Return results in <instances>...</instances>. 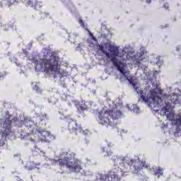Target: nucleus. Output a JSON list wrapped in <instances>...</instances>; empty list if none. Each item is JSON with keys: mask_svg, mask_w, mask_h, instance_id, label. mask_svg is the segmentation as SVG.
Listing matches in <instances>:
<instances>
[{"mask_svg": "<svg viewBox=\"0 0 181 181\" xmlns=\"http://www.w3.org/2000/svg\"><path fill=\"white\" fill-rule=\"evenodd\" d=\"M115 166L108 171L107 174L103 175L105 181H119L124 176H127L129 172L138 174L141 170L148 169L151 170V167L146 163L142 162V166L139 165V158L128 159L125 156H115L113 157Z\"/></svg>", "mask_w": 181, "mask_h": 181, "instance_id": "1", "label": "nucleus"}, {"mask_svg": "<svg viewBox=\"0 0 181 181\" xmlns=\"http://www.w3.org/2000/svg\"><path fill=\"white\" fill-rule=\"evenodd\" d=\"M135 90L144 103L149 104V105L153 104L154 107H157V108L160 107L165 114L169 112V110H173L172 104H176L177 101H179V94L177 93H173L172 95L164 97L162 99L155 90H150L147 95L146 92H144L139 88H135Z\"/></svg>", "mask_w": 181, "mask_h": 181, "instance_id": "2", "label": "nucleus"}, {"mask_svg": "<svg viewBox=\"0 0 181 181\" xmlns=\"http://www.w3.org/2000/svg\"><path fill=\"white\" fill-rule=\"evenodd\" d=\"M37 67L43 69L45 73H55L60 74L62 77H67V72L60 68V57L56 52L48 51L47 55H44L39 62L36 61Z\"/></svg>", "mask_w": 181, "mask_h": 181, "instance_id": "3", "label": "nucleus"}, {"mask_svg": "<svg viewBox=\"0 0 181 181\" xmlns=\"http://www.w3.org/2000/svg\"><path fill=\"white\" fill-rule=\"evenodd\" d=\"M76 153L68 150L64 151L58 160H54V163L59 165L61 168H67L69 170L74 173H79L81 172L83 168H81V160L78 158H76Z\"/></svg>", "mask_w": 181, "mask_h": 181, "instance_id": "4", "label": "nucleus"}, {"mask_svg": "<svg viewBox=\"0 0 181 181\" xmlns=\"http://www.w3.org/2000/svg\"><path fill=\"white\" fill-rule=\"evenodd\" d=\"M122 117V112L118 110L117 107L101 110L97 113L96 119L103 127H117L118 125V119Z\"/></svg>", "mask_w": 181, "mask_h": 181, "instance_id": "5", "label": "nucleus"}, {"mask_svg": "<svg viewBox=\"0 0 181 181\" xmlns=\"http://www.w3.org/2000/svg\"><path fill=\"white\" fill-rule=\"evenodd\" d=\"M107 50L109 52H106L105 56L108 59H110V62H112L115 67H117V69H118L117 66H121V64H125V62H122L117 59V57H119V49L118 48V47L112 45H109V46L107 47Z\"/></svg>", "mask_w": 181, "mask_h": 181, "instance_id": "6", "label": "nucleus"}, {"mask_svg": "<svg viewBox=\"0 0 181 181\" xmlns=\"http://www.w3.org/2000/svg\"><path fill=\"white\" fill-rule=\"evenodd\" d=\"M11 134H12V121L9 117H7L3 123L0 124V135L3 138H6Z\"/></svg>", "mask_w": 181, "mask_h": 181, "instance_id": "7", "label": "nucleus"}, {"mask_svg": "<svg viewBox=\"0 0 181 181\" xmlns=\"http://www.w3.org/2000/svg\"><path fill=\"white\" fill-rule=\"evenodd\" d=\"M117 70L127 78L132 86L135 88L136 87V84L134 83V78L129 75V71H127L125 67H127V64H120V65H117Z\"/></svg>", "mask_w": 181, "mask_h": 181, "instance_id": "8", "label": "nucleus"}, {"mask_svg": "<svg viewBox=\"0 0 181 181\" xmlns=\"http://www.w3.org/2000/svg\"><path fill=\"white\" fill-rule=\"evenodd\" d=\"M69 128L72 131V133L77 135V134H81V132H84L83 128H81V125H77V122L74 120H71L69 124Z\"/></svg>", "mask_w": 181, "mask_h": 181, "instance_id": "9", "label": "nucleus"}, {"mask_svg": "<svg viewBox=\"0 0 181 181\" xmlns=\"http://www.w3.org/2000/svg\"><path fill=\"white\" fill-rule=\"evenodd\" d=\"M28 125H26L25 131L27 135H36V134H40V132L37 131V127L33 122H28Z\"/></svg>", "mask_w": 181, "mask_h": 181, "instance_id": "10", "label": "nucleus"}, {"mask_svg": "<svg viewBox=\"0 0 181 181\" xmlns=\"http://www.w3.org/2000/svg\"><path fill=\"white\" fill-rule=\"evenodd\" d=\"M39 134H40L42 136L41 141H43L44 142L50 143L54 139V136L50 134V132L43 131L42 132H40Z\"/></svg>", "mask_w": 181, "mask_h": 181, "instance_id": "11", "label": "nucleus"}, {"mask_svg": "<svg viewBox=\"0 0 181 181\" xmlns=\"http://www.w3.org/2000/svg\"><path fill=\"white\" fill-rule=\"evenodd\" d=\"M40 163H35L33 161H28L25 165V169L28 170H33V169H40Z\"/></svg>", "mask_w": 181, "mask_h": 181, "instance_id": "12", "label": "nucleus"}, {"mask_svg": "<svg viewBox=\"0 0 181 181\" xmlns=\"http://www.w3.org/2000/svg\"><path fill=\"white\" fill-rule=\"evenodd\" d=\"M102 153H105L104 156H111L112 155V151H111V148L103 147L101 148Z\"/></svg>", "mask_w": 181, "mask_h": 181, "instance_id": "13", "label": "nucleus"}, {"mask_svg": "<svg viewBox=\"0 0 181 181\" xmlns=\"http://www.w3.org/2000/svg\"><path fill=\"white\" fill-rule=\"evenodd\" d=\"M163 115L167 117V119H168V121H175V114L170 112V110L168 112H165V111H163Z\"/></svg>", "mask_w": 181, "mask_h": 181, "instance_id": "14", "label": "nucleus"}, {"mask_svg": "<svg viewBox=\"0 0 181 181\" xmlns=\"http://www.w3.org/2000/svg\"><path fill=\"white\" fill-rule=\"evenodd\" d=\"M88 110V107L86 103H81L79 107H78V112H84L85 111H87Z\"/></svg>", "mask_w": 181, "mask_h": 181, "instance_id": "15", "label": "nucleus"}, {"mask_svg": "<svg viewBox=\"0 0 181 181\" xmlns=\"http://www.w3.org/2000/svg\"><path fill=\"white\" fill-rule=\"evenodd\" d=\"M174 124L177 127H181V115L177 116L176 119H175Z\"/></svg>", "mask_w": 181, "mask_h": 181, "instance_id": "16", "label": "nucleus"}, {"mask_svg": "<svg viewBox=\"0 0 181 181\" xmlns=\"http://www.w3.org/2000/svg\"><path fill=\"white\" fill-rule=\"evenodd\" d=\"M155 176H156V175H163V169H162L160 167H158L156 169V171L154 173Z\"/></svg>", "mask_w": 181, "mask_h": 181, "instance_id": "17", "label": "nucleus"}, {"mask_svg": "<svg viewBox=\"0 0 181 181\" xmlns=\"http://www.w3.org/2000/svg\"><path fill=\"white\" fill-rule=\"evenodd\" d=\"M25 5H26V6H33V1L31 0H28L25 2Z\"/></svg>", "mask_w": 181, "mask_h": 181, "instance_id": "18", "label": "nucleus"}, {"mask_svg": "<svg viewBox=\"0 0 181 181\" xmlns=\"http://www.w3.org/2000/svg\"><path fill=\"white\" fill-rule=\"evenodd\" d=\"M34 7H35V9H39V8H42V6L40 5V2L37 1L35 2Z\"/></svg>", "mask_w": 181, "mask_h": 181, "instance_id": "19", "label": "nucleus"}, {"mask_svg": "<svg viewBox=\"0 0 181 181\" xmlns=\"http://www.w3.org/2000/svg\"><path fill=\"white\" fill-rule=\"evenodd\" d=\"M15 4V0H8V6L10 8V6H12Z\"/></svg>", "mask_w": 181, "mask_h": 181, "instance_id": "20", "label": "nucleus"}, {"mask_svg": "<svg viewBox=\"0 0 181 181\" xmlns=\"http://www.w3.org/2000/svg\"><path fill=\"white\" fill-rule=\"evenodd\" d=\"M98 49H99V50L103 52V53H104L105 54V53H107V52L105 50H104V46L98 45Z\"/></svg>", "mask_w": 181, "mask_h": 181, "instance_id": "21", "label": "nucleus"}, {"mask_svg": "<svg viewBox=\"0 0 181 181\" xmlns=\"http://www.w3.org/2000/svg\"><path fill=\"white\" fill-rule=\"evenodd\" d=\"M23 54H24V57H28V56H29V52H28V49H23Z\"/></svg>", "mask_w": 181, "mask_h": 181, "instance_id": "22", "label": "nucleus"}, {"mask_svg": "<svg viewBox=\"0 0 181 181\" xmlns=\"http://www.w3.org/2000/svg\"><path fill=\"white\" fill-rule=\"evenodd\" d=\"M40 119H41V121H45V119H47V115H41Z\"/></svg>", "mask_w": 181, "mask_h": 181, "instance_id": "23", "label": "nucleus"}, {"mask_svg": "<svg viewBox=\"0 0 181 181\" xmlns=\"http://www.w3.org/2000/svg\"><path fill=\"white\" fill-rule=\"evenodd\" d=\"M163 8H165V9L166 11H169V3H165V4L163 5Z\"/></svg>", "mask_w": 181, "mask_h": 181, "instance_id": "24", "label": "nucleus"}, {"mask_svg": "<svg viewBox=\"0 0 181 181\" xmlns=\"http://www.w3.org/2000/svg\"><path fill=\"white\" fill-rule=\"evenodd\" d=\"M78 22H79L81 26H82V28H84V21H83V19L79 18Z\"/></svg>", "mask_w": 181, "mask_h": 181, "instance_id": "25", "label": "nucleus"}, {"mask_svg": "<svg viewBox=\"0 0 181 181\" xmlns=\"http://www.w3.org/2000/svg\"><path fill=\"white\" fill-rule=\"evenodd\" d=\"M89 33H90V36H92L93 40H95V37L93 36V33H91L90 31H89Z\"/></svg>", "mask_w": 181, "mask_h": 181, "instance_id": "26", "label": "nucleus"}, {"mask_svg": "<svg viewBox=\"0 0 181 181\" xmlns=\"http://www.w3.org/2000/svg\"><path fill=\"white\" fill-rule=\"evenodd\" d=\"M34 90H36L37 91L39 90V86H37V85H35L34 87Z\"/></svg>", "mask_w": 181, "mask_h": 181, "instance_id": "27", "label": "nucleus"}, {"mask_svg": "<svg viewBox=\"0 0 181 181\" xmlns=\"http://www.w3.org/2000/svg\"><path fill=\"white\" fill-rule=\"evenodd\" d=\"M30 141H32L33 142H35V139H31Z\"/></svg>", "mask_w": 181, "mask_h": 181, "instance_id": "28", "label": "nucleus"}, {"mask_svg": "<svg viewBox=\"0 0 181 181\" xmlns=\"http://www.w3.org/2000/svg\"><path fill=\"white\" fill-rule=\"evenodd\" d=\"M17 180L18 181H22V180L21 178H18Z\"/></svg>", "mask_w": 181, "mask_h": 181, "instance_id": "29", "label": "nucleus"}, {"mask_svg": "<svg viewBox=\"0 0 181 181\" xmlns=\"http://www.w3.org/2000/svg\"><path fill=\"white\" fill-rule=\"evenodd\" d=\"M148 4H151V0H148Z\"/></svg>", "mask_w": 181, "mask_h": 181, "instance_id": "30", "label": "nucleus"}, {"mask_svg": "<svg viewBox=\"0 0 181 181\" xmlns=\"http://www.w3.org/2000/svg\"><path fill=\"white\" fill-rule=\"evenodd\" d=\"M122 53L125 54L126 52H125V51H122Z\"/></svg>", "mask_w": 181, "mask_h": 181, "instance_id": "31", "label": "nucleus"}, {"mask_svg": "<svg viewBox=\"0 0 181 181\" xmlns=\"http://www.w3.org/2000/svg\"><path fill=\"white\" fill-rule=\"evenodd\" d=\"M72 36H76L74 34H72Z\"/></svg>", "mask_w": 181, "mask_h": 181, "instance_id": "32", "label": "nucleus"}, {"mask_svg": "<svg viewBox=\"0 0 181 181\" xmlns=\"http://www.w3.org/2000/svg\"><path fill=\"white\" fill-rule=\"evenodd\" d=\"M0 78H1V76H0Z\"/></svg>", "mask_w": 181, "mask_h": 181, "instance_id": "33", "label": "nucleus"}]
</instances>
